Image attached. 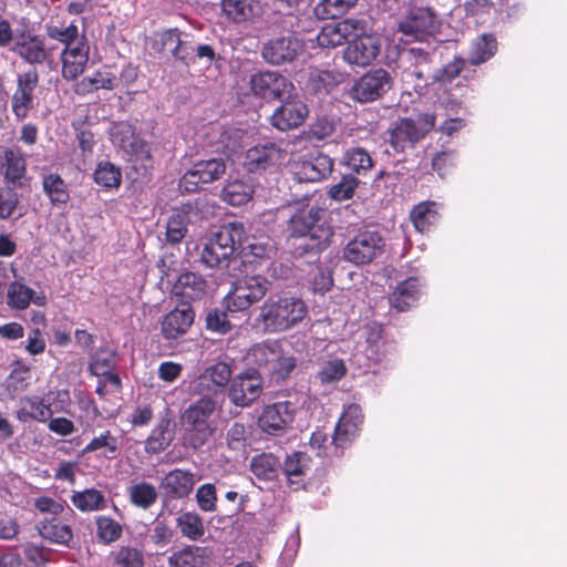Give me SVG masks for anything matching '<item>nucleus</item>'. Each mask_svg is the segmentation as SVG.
<instances>
[{
  "mask_svg": "<svg viewBox=\"0 0 567 567\" xmlns=\"http://www.w3.org/2000/svg\"><path fill=\"white\" fill-rule=\"evenodd\" d=\"M434 113H422L416 118L401 117L389 130V145L395 154L404 153L408 148H414L435 127Z\"/></svg>",
  "mask_w": 567,
  "mask_h": 567,
  "instance_id": "nucleus-4",
  "label": "nucleus"
},
{
  "mask_svg": "<svg viewBox=\"0 0 567 567\" xmlns=\"http://www.w3.org/2000/svg\"><path fill=\"white\" fill-rule=\"evenodd\" d=\"M358 0H321L315 7V14L321 19H338L355 7Z\"/></svg>",
  "mask_w": 567,
  "mask_h": 567,
  "instance_id": "nucleus-50",
  "label": "nucleus"
},
{
  "mask_svg": "<svg viewBox=\"0 0 567 567\" xmlns=\"http://www.w3.org/2000/svg\"><path fill=\"white\" fill-rule=\"evenodd\" d=\"M96 537L105 545L115 543L122 537L123 526L116 519L106 515L95 517Z\"/></svg>",
  "mask_w": 567,
  "mask_h": 567,
  "instance_id": "nucleus-52",
  "label": "nucleus"
},
{
  "mask_svg": "<svg viewBox=\"0 0 567 567\" xmlns=\"http://www.w3.org/2000/svg\"><path fill=\"white\" fill-rule=\"evenodd\" d=\"M466 64V59L454 55L450 62L433 72L432 83H439L441 85L452 83L462 73Z\"/></svg>",
  "mask_w": 567,
  "mask_h": 567,
  "instance_id": "nucleus-53",
  "label": "nucleus"
},
{
  "mask_svg": "<svg viewBox=\"0 0 567 567\" xmlns=\"http://www.w3.org/2000/svg\"><path fill=\"white\" fill-rule=\"evenodd\" d=\"M169 420L163 419L153 429L150 436L145 441V450L151 454H158L165 451L173 441V435L169 431Z\"/></svg>",
  "mask_w": 567,
  "mask_h": 567,
  "instance_id": "nucleus-47",
  "label": "nucleus"
},
{
  "mask_svg": "<svg viewBox=\"0 0 567 567\" xmlns=\"http://www.w3.org/2000/svg\"><path fill=\"white\" fill-rule=\"evenodd\" d=\"M208 282L200 274L185 270L178 275L172 286L171 295L182 305L202 300L207 292Z\"/></svg>",
  "mask_w": 567,
  "mask_h": 567,
  "instance_id": "nucleus-23",
  "label": "nucleus"
},
{
  "mask_svg": "<svg viewBox=\"0 0 567 567\" xmlns=\"http://www.w3.org/2000/svg\"><path fill=\"white\" fill-rule=\"evenodd\" d=\"M434 50H425L422 47H411L405 51L409 63L404 73L414 82V90L422 92L430 84L433 75Z\"/></svg>",
  "mask_w": 567,
  "mask_h": 567,
  "instance_id": "nucleus-15",
  "label": "nucleus"
},
{
  "mask_svg": "<svg viewBox=\"0 0 567 567\" xmlns=\"http://www.w3.org/2000/svg\"><path fill=\"white\" fill-rule=\"evenodd\" d=\"M254 193L252 184L243 179H235L224 186L220 196L229 205L241 206L251 200Z\"/></svg>",
  "mask_w": 567,
  "mask_h": 567,
  "instance_id": "nucleus-42",
  "label": "nucleus"
},
{
  "mask_svg": "<svg viewBox=\"0 0 567 567\" xmlns=\"http://www.w3.org/2000/svg\"><path fill=\"white\" fill-rule=\"evenodd\" d=\"M196 484L195 473L190 470L174 468L166 473L159 482V489L169 499L188 497Z\"/></svg>",
  "mask_w": 567,
  "mask_h": 567,
  "instance_id": "nucleus-26",
  "label": "nucleus"
},
{
  "mask_svg": "<svg viewBox=\"0 0 567 567\" xmlns=\"http://www.w3.org/2000/svg\"><path fill=\"white\" fill-rule=\"evenodd\" d=\"M364 421L362 409L359 404L352 403L343 409L334 429L333 443L338 447H347L360 434Z\"/></svg>",
  "mask_w": 567,
  "mask_h": 567,
  "instance_id": "nucleus-22",
  "label": "nucleus"
},
{
  "mask_svg": "<svg viewBox=\"0 0 567 567\" xmlns=\"http://www.w3.org/2000/svg\"><path fill=\"white\" fill-rule=\"evenodd\" d=\"M249 467L257 478L272 481L281 471V462L272 453H260L251 458Z\"/></svg>",
  "mask_w": 567,
  "mask_h": 567,
  "instance_id": "nucleus-41",
  "label": "nucleus"
},
{
  "mask_svg": "<svg viewBox=\"0 0 567 567\" xmlns=\"http://www.w3.org/2000/svg\"><path fill=\"white\" fill-rule=\"evenodd\" d=\"M192 305H179L166 313L161 321V333L165 340H176L187 333L194 323Z\"/></svg>",
  "mask_w": 567,
  "mask_h": 567,
  "instance_id": "nucleus-27",
  "label": "nucleus"
},
{
  "mask_svg": "<svg viewBox=\"0 0 567 567\" xmlns=\"http://www.w3.org/2000/svg\"><path fill=\"white\" fill-rule=\"evenodd\" d=\"M114 567H144L145 558L141 549L132 546H121L113 554Z\"/></svg>",
  "mask_w": 567,
  "mask_h": 567,
  "instance_id": "nucleus-54",
  "label": "nucleus"
},
{
  "mask_svg": "<svg viewBox=\"0 0 567 567\" xmlns=\"http://www.w3.org/2000/svg\"><path fill=\"white\" fill-rule=\"evenodd\" d=\"M192 403L182 414V423L189 434L192 445L197 449L203 446L214 433L209 419L217 409V402L208 394Z\"/></svg>",
  "mask_w": 567,
  "mask_h": 567,
  "instance_id": "nucleus-5",
  "label": "nucleus"
},
{
  "mask_svg": "<svg viewBox=\"0 0 567 567\" xmlns=\"http://www.w3.org/2000/svg\"><path fill=\"white\" fill-rule=\"evenodd\" d=\"M344 159L348 167L358 174H365L373 166L370 154L362 147L348 150Z\"/></svg>",
  "mask_w": 567,
  "mask_h": 567,
  "instance_id": "nucleus-60",
  "label": "nucleus"
},
{
  "mask_svg": "<svg viewBox=\"0 0 567 567\" xmlns=\"http://www.w3.org/2000/svg\"><path fill=\"white\" fill-rule=\"evenodd\" d=\"M38 530L41 537L54 544L70 546L73 539L71 526L56 517L41 520L38 525Z\"/></svg>",
  "mask_w": 567,
  "mask_h": 567,
  "instance_id": "nucleus-39",
  "label": "nucleus"
},
{
  "mask_svg": "<svg viewBox=\"0 0 567 567\" xmlns=\"http://www.w3.org/2000/svg\"><path fill=\"white\" fill-rule=\"evenodd\" d=\"M307 315V306L301 299L293 297H269L260 308L258 317L265 331L270 333L286 331Z\"/></svg>",
  "mask_w": 567,
  "mask_h": 567,
  "instance_id": "nucleus-2",
  "label": "nucleus"
},
{
  "mask_svg": "<svg viewBox=\"0 0 567 567\" xmlns=\"http://www.w3.org/2000/svg\"><path fill=\"white\" fill-rule=\"evenodd\" d=\"M213 549L207 546L186 545L168 557L169 567H206L213 558Z\"/></svg>",
  "mask_w": 567,
  "mask_h": 567,
  "instance_id": "nucleus-31",
  "label": "nucleus"
},
{
  "mask_svg": "<svg viewBox=\"0 0 567 567\" xmlns=\"http://www.w3.org/2000/svg\"><path fill=\"white\" fill-rule=\"evenodd\" d=\"M11 51L32 66L52 62V53L47 49L45 38L29 29L16 31Z\"/></svg>",
  "mask_w": 567,
  "mask_h": 567,
  "instance_id": "nucleus-10",
  "label": "nucleus"
},
{
  "mask_svg": "<svg viewBox=\"0 0 567 567\" xmlns=\"http://www.w3.org/2000/svg\"><path fill=\"white\" fill-rule=\"evenodd\" d=\"M90 61V43L82 33V40L60 52L61 76L66 82L76 81L86 70Z\"/></svg>",
  "mask_w": 567,
  "mask_h": 567,
  "instance_id": "nucleus-18",
  "label": "nucleus"
},
{
  "mask_svg": "<svg viewBox=\"0 0 567 567\" xmlns=\"http://www.w3.org/2000/svg\"><path fill=\"white\" fill-rule=\"evenodd\" d=\"M262 390L261 375L256 370H249L233 378L228 389V398L234 405L247 408L261 395Z\"/></svg>",
  "mask_w": 567,
  "mask_h": 567,
  "instance_id": "nucleus-16",
  "label": "nucleus"
},
{
  "mask_svg": "<svg viewBox=\"0 0 567 567\" xmlns=\"http://www.w3.org/2000/svg\"><path fill=\"white\" fill-rule=\"evenodd\" d=\"M71 503L82 513L97 512L106 508L105 495L94 487L74 491L71 495Z\"/></svg>",
  "mask_w": 567,
  "mask_h": 567,
  "instance_id": "nucleus-40",
  "label": "nucleus"
},
{
  "mask_svg": "<svg viewBox=\"0 0 567 567\" xmlns=\"http://www.w3.org/2000/svg\"><path fill=\"white\" fill-rule=\"evenodd\" d=\"M410 219L419 233H430L441 219L437 204L433 200H424L416 204L410 213Z\"/></svg>",
  "mask_w": 567,
  "mask_h": 567,
  "instance_id": "nucleus-34",
  "label": "nucleus"
},
{
  "mask_svg": "<svg viewBox=\"0 0 567 567\" xmlns=\"http://www.w3.org/2000/svg\"><path fill=\"white\" fill-rule=\"evenodd\" d=\"M296 412V404L290 401L267 404L258 417V425L269 435H281L292 424Z\"/></svg>",
  "mask_w": 567,
  "mask_h": 567,
  "instance_id": "nucleus-13",
  "label": "nucleus"
},
{
  "mask_svg": "<svg viewBox=\"0 0 567 567\" xmlns=\"http://www.w3.org/2000/svg\"><path fill=\"white\" fill-rule=\"evenodd\" d=\"M7 298L9 307L17 310L27 309L31 302L39 307H43L47 302L43 293L38 295L32 288L20 280L10 282Z\"/></svg>",
  "mask_w": 567,
  "mask_h": 567,
  "instance_id": "nucleus-33",
  "label": "nucleus"
},
{
  "mask_svg": "<svg viewBox=\"0 0 567 567\" xmlns=\"http://www.w3.org/2000/svg\"><path fill=\"white\" fill-rule=\"evenodd\" d=\"M342 81V74L331 70L315 69L307 81V90L315 95L330 94Z\"/></svg>",
  "mask_w": 567,
  "mask_h": 567,
  "instance_id": "nucleus-37",
  "label": "nucleus"
},
{
  "mask_svg": "<svg viewBox=\"0 0 567 567\" xmlns=\"http://www.w3.org/2000/svg\"><path fill=\"white\" fill-rule=\"evenodd\" d=\"M231 368L226 362H217L207 367L193 382L197 394L217 393L221 391L231 379Z\"/></svg>",
  "mask_w": 567,
  "mask_h": 567,
  "instance_id": "nucleus-25",
  "label": "nucleus"
},
{
  "mask_svg": "<svg viewBox=\"0 0 567 567\" xmlns=\"http://www.w3.org/2000/svg\"><path fill=\"white\" fill-rule=\"evenodd\" d=\"M270 289V281L261 276H245L234 284L233 289L224 298L226 311L239 312L249 309L260 301Z\"/></svg>",
  "mask_w": 567,
  "mask_h": 567,
  "instance_id": "nucleus-6",
  "label": "nucleus"
},
{
  "mask_svg": "<svg viewBox=\"0 0 567 567\" xmlns=\"http://www.w3.org/2000/svg\"><path fill=\"white\" fill-rule=\"evenodd\" d=\"M385 248V239L375 229H360L346 245L343 259L355 265H369L382 256Z\"/></svg>",
  "mask_w": 567,
  "mask_h": 567,
  "instance_id": "nucleus-7",
  "label": "nucleus"
},
{
  "mask_svg": "<svg viewBox=\"0 0 567 567\" xmlns=\"http://www.w3.org/2000/svg\"><path fill=\"white\" fill-rule=\"evenodd\" d=\"M138 136L136 128L127 122H116L110 128V138L114 146L124 150Z\"/></svg>",
  "mask_w": 567,
  "mask_h": 567,
  "instance_id": "nucleus-59",
  "label": "nucleus"
},
{
  "mask_svg": "<svg viewBox=\"0 0 567 567\" xmlns=\"http://www.w3.org/2000/svg\"><path fill=\"white\" fill-rule=\"evenodd\" d=\"M302 43L293 34L269 39L262 47V59L272 65L292 62L302 52Z\"/></svg>",
  "mask_w": 567,
  "mask_h": 567,
  "instance_id": "nucleus-19",
  "label": "nucleus"
},
{
  "mask_svg": "<svg viewBox=\"0 0 567 567\" xmlns=\"http://www.w3.org/2000/svg\"><path fill=\"white\" fill-rule=\"evenodd\" d=\"M42 187L44 194L54 206L65 205L70 199V193L63 178L55 173L43 176Z\"/></svg>",
  "mask_w": 567,
  "mask_h": 567,
  "instance_id": "nucleus-45",
  "label": "nucleus"
},
{
  "mask_svg": "<svg viewBox=\"0 0 567 567\" xmlns=\"http://www.w3.org/2000/svg\"><path fill=\"white\" fill-rule=\"evenodd\" d=\"M309 110L307 104L297 96L290 95L274 111L270 124L278 131L286 132L303 124Z\"/></svg>",
  "mask_w": 567,
  "mask_h": 567,
  "instance_id": "nucleus-21",
  "label": "nucleus"
},
{
  "mask_svg": "<svg viewBox=\"0 0 567 567\" xmlns=\"http://www.w3.org/2000/svg\"><path fill=\"white\" fill-rule=\"evenodd\" d=\"M324 210L318 206L297 209L287 220L285 234L293 240L296 254L299 256H319L332 241L334 230L323 219Z\"/></svg>",
  "mask_w": 567,
  "mask_h": 567,
  "instance_id": "nucleus-1",
  "label": "nucleus"
},
{
  "mask_svg": "<svg viewBox=\"0 0 567 567\" xmlns=\"http://www.w3.org/2000/svg\"><path fill=\"white\" fill-rule=\"evenodd\" d=\"M105 450L104 456L109 460L115 458L120 453L118 440L111 431L106 430L99 436L93 437L82 450V454Z\"/></svg>",
  "mask_w": 567,
  "mask_h": 567,
  "instance_id": "nucleus-51",
  "label": "nucleus"
},
{
  "mask_svg": "<svg viewBox=\"0 0 567 567\" xmlns=\"http://www.w3.org/2000/svg\"><path fill=\"white\" fill-rule=\"evenodd\" d=\"M365 341L371 350V354L374 357L375 361H380L388 351L383 327L380 323L372 322L365 327Z\"/></svg>",
  "mask_w": 567,
  "mask_h": 567,
  "instance_id": "nucleus-55",
  "label": "nucleus"
},
{
  "mask_svg": "<svg viewBox=\"0 0 567 567\" xmlns=\"http://www.w3.org/2000/svg\"><path fill=\"white\" fill-rule=\"evenodd\" d=\"M358 185L359 179L355 176L346 174L341 177L340 182L329 188L328 195L337 202L348 200L353 197Z\"/></svg>",
  "mask_w": 567,
  "mask_h": 567,
  "instance_id": "nucleus-61",
  "label": "nucleus"
},
{
  "mask_svg": "<svg viewBox=\"0 0 567 567\" xmlns=\"http://www.w3.org/2000/svg\"><path fill=\"white\" fill-rule=\"evenodd\" d=\"M0 169L4 184L23 186L27 175V158L19 146L7 147L0 156Z\"/></svg>",
  "mask_w": 567,
  "mask_h": 567,
  "instance_id": "nucleus-28",
  "label": "nucleus"
},
{
  "mask_svg": "<svg viewBox=\"0 0 567 567\" xmlns=\"http://www.w3.org/2000/svg\"><path fill=\"white\" fill-rule=\"evenodd\" d=\"M188 216L185 213L173 214L167 221L165 238L169 244H179L186 236Z\"/></svg>",
  "mask_w": 567,
  "mask_h": 567,
  "instance_id": "nucleus-57",
  "label": "nucleus"
},
{
  "mask_svg": "<svg viewBox=\"0 0 567 567\" xmlns=\"http://www.w3.org/2000/svg\"><path fill=\"white\" fill-rule=\"evenodd\" d=\"M223 16L233 23L251 22L262 14L260 0H221Z\"/></svg>",
  "mask_w": 567,
  "mask_h": 567,
  "instance_id": "nucleus-29",
  "label": "nucleus"
},
{
  "mask_svg": "<svg viewBox=\"0 0 567 567\" xmlns=\"http://www.w3.org/2000/svg\"><path fill=\"white\" fill-rule=\"evenodd\" d=\"M498 50V42L493 33H483L471 43L467 63L474 66L491 60Z\"/></svg>",
  "mask_w": 567,
  "mask_h": 567,
  "instance_id": "nucleus-35",
  "label": "nucleus"
},
{
  "mask_svg": "<svg viewBox=\"0 0 567 567\" xmlns=\"http://www.w3.org/2000/svg\"><path fill=\"white\" fill-rule=\"evenodd\" d=\"M117 75L105 65L91 75L78 80L73 85V91L76 95L84 96L99 90L112 91L117 87Z\"/></svg>",
  "mask_w": 567,
  "mask_h": 567,
  "instance_id": "nucleus-30",
  "label": "nucleus"
},
{
  "mask_svg": "<svg viewBox=\"0 0 567 567\" xmlns=\"http://www.w3.org/2000/svg\"><path fill=\"white\" fill-rule=\"evenodd\" d=\"M40 73L35 68L19 73L16 89L11 96V110L18 121H23L35 107V91L39 86Z\"/></svg>",
  "mask_w": 567,
  "mask_h": 567,
  "instance_id": "nucleus-8",
  "label": "nucleus"
},
{
  "mask_svg": "<svg viewBox=\"0 0 567 567\" xmlns=\"http://www.w3.org/2000/svg\"><path fill=\"white\" fill-rule=\"evenodd\" d=\"M252 94L267 102L280 100L295 89L292 82L278 71H259L250 76Z\"/></svg>",
  "mask_w": 567,
  "mask_h": 567,
  "instance_id": "nucleus-12",
  "label": "nucleus"
},
{
  "mask_svg": "<svg viewBox=\"0 0 567 567\" xmlns=\"http://www.w3.org/2000/svg\"><path fill=\"white\" fill-rule=\"evenodd\" d=\"M393 78L389 71L379 68L363 74L354 82L350 96L360 103L374 102L382 99L393 86Z\"/></svg>",
  "mask_w": 567,
  "mask_h": 567,
  "instance_id": "nucleus-11",
  "label": "nucleus"
},
{
  "mask_svg": "<svg viewBox=\"0 0 567 567\" xmlns=\"http://www.w3.org/2000/svg\"><path fill=\"white\" fill-rule=\"evenodd\" d=\"M317 42L321 48H337L347 42V40L337 22L324 25L317 35Z\"/></svg>",
  "mask_w": 567,
  "mask_h": 567,
  "instance_id": "nucleus-64",
  "label": "nucleus"
},
{
  "mask_svg": "<svg viewBox=\"0 0 567 567\" xmlns=\"http://www.w3.org/2000/svg\"><path fill=\"white\" fill-rule=\"evenodd\" d=\"M17 187L18 186H12L11 184H4V186L0 187L1 220L9 219L14 214L17 207L20 204V195L16 190Z\"/></svg>",
  "mask_w": 567,
  "mask_h": 567,
  "instance_id": "nucleus-62",
  "label": "nucleus"
},
{
  "mask_svg": "<svg viewBox=\"0 0 567 567\" xmlns=\"http://www.w3.org/2000/svg\"><path fill=\"white\" fill-rule=\"evenodd\" d=\"M250 432L244 423L234 422L227 431L226 444L233 451H243L248 444Z\"/></svg>",
  "mask_w": 567,
  "mask_h": 567,
  "instance_id": "nucleus-63",
  "label": "nucleus"
},
{
  "mask_svg": "<svg viewBox=\"0 0 567 567\" xmlns=\"http://www.w3.org/2000/svg\"><path fill=\"white\" fill-rule=\"evenodd\" d=\"M380 49L381 43L378 35L367 33L357 39L349 40L343 58L349 64L364 68L377 59Z\"/></svg>",
  "mask_w": 567,
  "mask_h": 567,
  "instance_id": "nucleus-24",
  "label": "nucleus"
},
{
  "mask_svg": "<svg viewBox=\"0 0 567 567\" xmlns=\"http://www.w3.org/2000/svg\"><path fill=\"white\" fill-rule=\"evenodd\" d=\"M296 368L297 359L292 354H287L282 347H280L279 358L276 359L268 373L271 379L279 382L290 378Z\"/></svg>",
  "mask_w": 567,
  "mask_h": 567,
  "instance_id": "nucleus-58",
  "label": "nucleus"
},
{
  "mask_svg": "<svg viewBox=\"0 0 567 567\" xmlns=\"http://www.w3.org/2000/svg\"><path fill=\"white\" fill-rule=\"evenodd\" d=\"M116 367V353L111 349H99L91 358L89 369L92 374H106Z\"/></svg>",
  "mask_w": 567,
  "mask_h": 567,
  "instance_id": "nucleus-56",
  "label": "nucleus"
},
{
  "mask_svg": "<svg viewBox=\"0 0 567 567\" xmlns=\"http://www.w3.org/2000/svg\"><path fill=\"white\" fill-rule=\"evenodd\" d=\"M285 157L286 151L280 145L267 141L248 148L243 164L249 173H261L281 164Z\"/></svg>",
  "mask_w": 567,
  "mask_h": 567,
  "instance_id": "nucleus-17",
  "label": "nucleus"
},
{
  "mask_svg": "<svg viewBox=\"0 0 567 567\" xmlns=\"http://www.w3.org/2000/svg\"><path fill=\"white\" fill-rule=\"evenodd\" d=\"M244 228L241 225L231 223L220 227L205 243L200 261L207 268H218L228 262L235 251L241 246Z\"/></svg>",
  "mask_w": 567,
  "mask_h": 567,
  "instance_id": "nucleus-3",
  "label": "nucleus"
},
{
  "mask_svg": "<svg viewBox=\"0 0 567 567\" xmlns=\"http://www.w3.org/2000/svg\"><path fill=\"white\" fill-rule=\"evenodd\" d=\"M310 456L305 452H293L287 455L281 464V470L290 485H296V489L305 485V476L309 468Z\"/></svg>",
  "mask_w": 567,
  "mask_h": 567,
  "instance_id": "nucleus-36",
  "label": "nucleus"
},
{
  "mask_svg": "<svg viewBox=\"0 0 567 567\" xmlns=\"http://www.w3.org/2000/svg\"><path fill=\"white\" fill-rule=\"evenodd\" d=\"M45 34L49 39L54 40L64 47H72L82 40L79 27L75 21L68 25H56L52 23L45 24Z\"/></svg>",
  "mask_w": 567,
  "mask_h": 567,
  "instance_id": "nucleus-49",
  "label": "nucleus"
},
{
  "mask_svg": "<svg viewBox=\"0 0 567 567\" xmlns=\"http://www.w3.org/2000/svg\"><path fill=\"white\" fill-rule=\"evenodd\" d=\"M225 173L226 164L221 158L199 161L182 176L179 186L187 193H195L203 185L221 178Z\"/></svg>",
  "mask_w": 567,
  "mask_h": 567,
  "instance_id": "nucleus-14",
  "label": "nucleus"
},
{
  "mask_svg": "<svg viewBox=\"0 0 567 567\" xmlns=\"http://www.w3.org/2000/svg\"><path fill=\"white\" fill-rule=\"evenodd\" d=\"M131 146L122 150L127 156V161L136 168L141 166L144 171L153 168L152 148L147 141L140 135L133 141Z\"/></svg>",
  "mask_w": 567,
  "mask_h": 567,
  "instance_id": "nucleus-43",
  "label": "nucleus"
},
{
  "mask_svg": "<svg viewBox=\"0 0 567 567\" xmlns=\"http://www.w3.org/2000/svg\"><path fill=\"white\" fill-rule=\"evenodd\" d=\"M439 28L436 13L426 7H414L409 10L405 18L400 22L399 30L405 35L415 39H423L432 35Z\"/></svg>",
  "mask_w": 567,
  "mask_h": 567,
  "instance_id": "nucleus-20",
  "label": "nucleus"
},
{
  "mask_svg": "<svg viewBox=\"0 0 567 567\" xmlns=\"http://www.w3.org/2000/svg\"><path fill=\"white\" fill-rule=\"evenodd\" d=\"M93 178L104 189H117L122 183V172L115 164L109 161H101L96 165Z\"/></svg>",
  "mask_w": 567,
  "mask_h": 567,
  "instance_id": "nucleus-46",
  "label": "nucleus"
},
{
  "mask_svg": "<svg viewBox=\"0 0 567 567\" xmlns=\"http://www.w3.org/2000/svg\"><path fill=\"white\" fill-rule=\"evenodd\" d=\"M333 165V159L329 155L316 151L293 159L290 163V171L299 183H317L330 176Z\"/></svg>",
  "mask_w": 567,
  "mask_h": 567,
  "instance_id": "nucleus-9",
  "label": "nucleus"
},
{
  "mask_svg": "<svg viewBox=\"0 0 567 567\" xmlns=\"http://www.w3.org/2000/svg\"><path fill=\"white\" fill-rule=\"evenodd\" d=\"M127 494L131 504L142 509L151 508L158 498L156 487L145 481L131 484Z\"/></svg>",
  "mask_w": 567,
  "mask_h": 567,
  "instance_id": "nucleus-44",
  "label": "nucleus"
},
{
  "mask_svg": "<svg viewBox=\"0 0 567 567\" xmlns=\"http://www.w3.org/2000/svg\"><path fill=\"white\" fill-rule=\"evenodd\" d=\"M420 280L416 277H409L399 282L389 296L390 306L400 312L415 306L421 295Z\"/></svg>",
  "mask_w": 567,
  "mask_h": 567,
  "instance_id": "nucleus-32",
  "label": "nucleus"
},
{
  "mask_svg": "<svg viewBox=\"0 0 567 567\" xmlns=\"http://www.w3.org/2000/svg\"><path fill=\"white\" fill-rule=\"evenodd\" d=\"M181 534L189 540L196 542L205 535L203 518L195 512H185L176 518Z\"/></svg>",
  "mask_w": 567,
  "mask_h": 567,
  "instance_id": "nucleus-48",
  "label": "nucleus"
},
{
  "mask_svg": "<svg viewBox=\"0 0 567 567\" xmlns=\"http://www.w3.org/2000/svg\"><path fill=\"white\" fill-rule=\"evenodd\" d=\"M281 344L278 341L267 340L254 344L248 352V360L258 369L268 373L271 365L280 354Z\"/></svg>",
  "mask_w": 567,
  "mask_h": 567,
  "instance_id": "nucleus-38",
  "label": "nucleus"
}]
</instances>
